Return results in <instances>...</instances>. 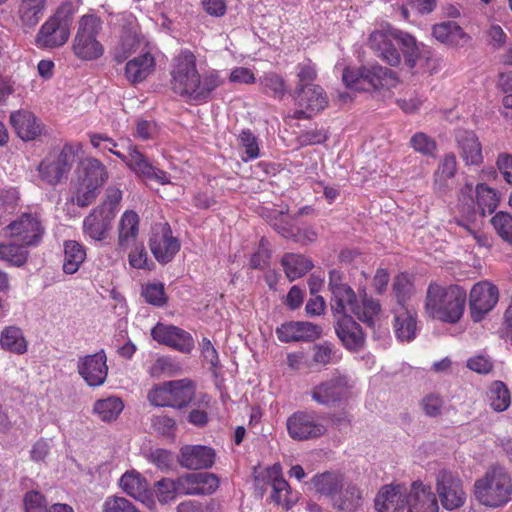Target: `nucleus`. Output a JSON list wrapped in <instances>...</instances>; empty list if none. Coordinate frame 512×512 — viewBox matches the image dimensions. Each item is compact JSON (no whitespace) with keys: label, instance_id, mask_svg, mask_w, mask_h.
Here are the masks:
<instances>
[{"label":"nucleus","instance_id":"nucleus-51","mask_svg":"<svg viewBox=\"0 0 512 512\" xmlns=\"http://www.w3.org/2000/svg\"><path fill=\"white\" fill-rule=\"evenodd\" d=\"M392 291L396 297L397 306L406 305V301L414 293V285L410 276L406 273H400L395 276Z\"/></svg>","mask_w":512,"mask_h":512},{"label":"nucleus","instance_id":"nucleus-61","mask_svg":"<svg viewBox=\"0 0 512 512\" xmlns=\"http://www.w3.org/2000/svg\"><path fill=\"white\" fill-rule=\"evenodd\" d=\"M146 458L162 471H168L173 466L172 453L165 449L152 450L147 454Z\"/></svg>","mask_w":512,"mask_h":512},{"label":"nucleus","instance_id":"nucleus-62","mask_svg":"<svg viewBox=\"0 0 512 512\" xmlns=\"http://www.w3.org/2000/svg\"><path fill=\"white\" fill-rule=\"evenodd\" d=\"M411 145L415 151L425 155V156H434L436 151V143L433 139L428 137L424 133H416L411 138Z\"/></svg>","mask_w":512,"mask_h":512},{"label":"nucleus","instance_id":"nucleus-46","mask_svg":"<svg viewBox=\"0 0 512 512\" xmlns=\"http://www.w3.org/2000/svg\"><path fill=\"white\" fill-rule=\"evenodd\" d=\"M124 408L123 401L116 396L97 400L93 411L104 422H111L118 418Z\"/></svg>","mask_w":512,"mask_h":512},{"label":"nucleus","instance_id":"nucleus-33","mask_svg":"<svg viewBox=\"0 0 512 512\" xmlns=\"http://www.w3.org/2000/svg\"><path fill=\"white\" fill-rule=\"evenodd\" d=\"M293 97L296 105L307 109L311 113L319 112L328 105L327 95L319 85H312L307 88L295 87Z\"/></svg>","mask_w":512,"mask_h":512},{"label":"nucleus","instance_id":"nucleus-54","mask_svg":"<svg viewBox=\"0 0 512 512\" xmlns=\"http://www.w3.org/2000/svg\"><path fill=\"white\" fill-rule=\"evenodd\" d=\"M296 70L298 78L296 87L307 88L314 85L313 81L317 78V68L311 60L299 63Z\"/></svg>","mask_w":512,"mask_h":512},{"label":"nucleus","instance_id":"nucleus-57","mask_svg":"<svg viewBox=\"0 0 512 512\" xmlns=\"http://www.w3.org/2000/svg\"><path fill=\"white\" fill-rule=\"evenodd\" d=\"M142 297L149 304L162 306L166 302L164 285L162 283H149L142 287Z\"/></svg>","mask_w":512,"mask_h":512},{"label":"nucleus","instance_id":"nucleus-37","mask_svg":"<svg viewBox=\"0 0 512 512\" xmlns=\"http://www.w3.org/2000/svg\"><path fill=\"white\" fill-rule=\"evenodd\" d=\"M120 488L131 497L143 503L150 501L147 481L135 470L122 475L119 481Z\"/></svg>","mask_w":512,"mask_h":512},{"label":"nucleus","instance_id":"nucleus-29","mask_svg":"<svg viewBox=\"0 0 512 512\" xmlns=\"http://www.w3.org/2000/svg\"><path fill=\"white\" fill-rule=\"evenodd\" d=\"M113 219L111 213L96 207L83 220V234L95 242H101L107 238Z\"/></svg>","mask_w":512,"mask_h":512},{"label":"nucleus","instance_id":"nucleus-38","mask_svg":"<svg viewBox=\"0 0 512 512\" xmlns=\"http://www.w3.org/2000/svg\"><path fill=\"white\" fill-rule=\"evenodd\" d=\"M312 484L316 491L327 497L333 503L335 496L344 487V477L337 472H324L312 478Z\"/></svg>","mask_w":512,"mask_h":512},{"label":"nucleus","instance_id":"nucleus-6","mask_svg":"<svg viewBox=\"0 0 512 512\" xmlns=\"http://www.w3.org/2000/svg\"><path fill=\"white\" fill-rule=\"evenodd\" d=\"M474 494L476 499L485 506H502L511 499V478L503 467H492L483 477L475 481Z\"/></svg>","mask_w":512,"mask_h":512},{"label":"nucleus","instance_id":"nucleus-2","mask_svg":"<svg viewBox=\"0 0 512 512\" xmlns=\"http://www.w3.org/2000/svg\"><path fill=\"white\" fill-rule=\"evenodd\" d=\"M395 44L400 47L405 64L410 69L418 66L425 69L428 66L431 59L430 50L407 32L385 25L374 30L368 39V45L377 57L390 66H398L401 63V54Z\"/></svg>","mask_w":512,"mask_h":512},{"label":"nucleus","instance_id":"nucleus-58","mask_svg":"<svg viewBox=\"0 0 512 512\" xmlns=\"http://www.w3.org/2000/svg\"><path fill=\"white\" fill-rule=\"evenodd\" d=\"M25 512H48V503L39 491H28L23 499Z\"/></svg>","mask_w":512,"mask_h":512},{"label":"nucleus","instance_id":"nucleus-52","mask_svg":"<svg viewBox=\"0 0 512 512\" xmlns=\"http://www.w3.org/2000/svg\"><path fill=\"white\" fill-rule=\"evenodd\" d=\"M102 512H141L130 500L121 496H108L102 505Z\"/></svg>","mask_w":512,"mask_h":512},{"label":"nucleus","instance_id":"nucleus-17","mask_svg":"<svg viewBox=\"0 0 512 512\" xmlns=\"http://www.w3.org/2000/svg\"><path fill=\"white\" fill-rule=\"evenodd\" d=\"M498 300L499 291L494 284L487 280L474 284L469 295L470 314L473 321H481L496 306Z\"/></svg>","mask_w":512,"mask_h":512},{"label":"nucleus","instance_id":"nucleus-26","mask_svg":"<svg viewBox=\"0 0 512 512\" xmlns=\"http://www.w3.org/2000/svg\"><path fill=\"white\" fill-rule=\"evenodd\" d=\"M156 59L150 49H142L141 54L129 60L125 65V77L131 84L145 81L153 74Z\"/></svg>","mask_w":512,"mask_h":512},{"label":"nucleus","instance_id":"nucleus-41","mask_svg":"<svg viewBox=\"0 0 512 512\" xmlns=\"http://www.w3.org/2000/svg\"><path fill=\"white\" fill-rule=\"evenodd\" d=\"M362 491L352 482H345L332 503L333 507L341 511H354L361 505Z\"/></svg>","mask_w":512,"mask_h":512},{"label":"nucleus","instance_id":"nucleus-22","mask_svg":"<svg viewBox=\"0 0 512 512\" xmlns=\"http://www.w3.org/2000/svg\"><path fill=\"white\" fill-rule=\"evenodd\" d=\"M183 495H211L219 487V478L209 472L189 473L180 476Z\"/></svg>","mask_w":512,"mask_h":512},{"label":"nucleus","instance_id":"nucleus-31","mask_svg":"<svg viewBox=\"0 0 512 512\" xmlns=\"http://www.w3.org/2000/svg\"><path fill=\"white\" fill-rule=\"evenodd\" d=\"M10 124L18 137L24 141L34 140L42 133V124L32 112L27 110L12 112L10 115Z\"/></svg>","mask_w":512,"mask_h":512},{"label":"nucleus","instance_id":"nucleus-40","mask_svg":"<svg viewBox=\"0 0 512 512\" xmlns=\"http://www.w3.org/2000/svg\"><path fill=\"white\" fill-rule=\"evenodd\" d=\"M432 34L438 41L455 46L463 45L469 40V36L454 21H446L434 25Z\"/></svg>","mask_w":512,"mask_h":512},{"label":"nucleus","instance_id":"nucleus-30","mask_svg":"<svg viewBox=\"0 0 512 512\" xmlns=\"http://www.w3.org/2000/svg\"><path fill=\"white\" fill-rule=\"evenodd\" d=\"M408 512H438V502L429 486L414 482L407 497Z\"/></svg>","mask_w":512,"mask_h":512},{"label":"nucleus","instance_id":"nucleus-21","mask_svg":"<svg viewBox=\"0 0 512 512\" xmlns=\"http://www.w3.org/2000/svg\"><path fill=\"white\" fill-rule=\"evenodd\" d=\"M214 461V450L204 445H185L178 456L179 464L189 470L210 468Z\"/></svg>","mask_w":512,"mask_h":512},{"label":"nucleus","instance_id":"nucleus-60","mask_svg":"<svg viewBox=\"0 0 512 512\" xmlns=\"http://www.w3.org/2000/svg\"><path fill=\"white\" fill-rule=\"evenodd\" d=\"M122 199V191L117 187H109L106 191V198L102 204L97 206L100 210L111 213L115 217Z\"/></svg>","mask_w":512,"mask_h":512},{"label":"nucleus","instance_id":"nucleus-8","mask_svg":"<svg viewBox=\"0 0 512 512\" xmlns=\"http://www.w3.org/2000/svg\"><path fill=\"white\" fill-rule=\"evenodd\" d=\"M72 7L61 5L40 26L35 45L40 49H55L64 46L69 40L72 24Z\"/></svg>","mask_w":512,"mask_h":512},{"label":"nucleus","instance_id":"nucleus-11","mask_svg":"<svg viewBox=\"0 0 512 512\" xmlns=\"http://www.w3.org/2000/svg\"><path fill=\"white\" fill-rule=\"evenodd\" d=\"M288 435L296 441L317 439L322 437L327 428L321 417L315 412L296 411L286 421Z\"/></svg>","mask_w":512,"mask_h":512},{"label":"nucleus","instance_id":"nucleus-24","mask_svg":"<svg viewBox=\"0 0 512 512\" xmlns=\"http://www.w3.org/2000/svg\"><path fill=\"white\" fill-rule=\"evenodd\" d=\"M408 492L405 486L386 485L375 498L377 512H402L407 506Z\"/></svg>","mask_w":512,"mask_h":512},{"label":"nucleus","instance_id":"nucleus-9","mask_svg":"<svg viewBox=\"0 0 512 512\" xmlns=\"http://www.w3.org/2000/svg\"><path fill=\"white\" fill-rule=\"evenodd\" d=\"M194 397V387L187 379L173 380L153 386L148 392L149 402L157 407L183 408Z\"/></svg>","mask_w":512,"mask_h":512},{"label":"nucleus","instance_id":"nucleus-12","mask_svg":"<svg viewBox=\"0 0 512 512\" xmlns=\"http://www.w3.org/2000/svg\"><path fill=\"white\" fill-rule=\"evenodd\" d=\"M115 155L120 158L137 177L160 185L171 183L169 174L153 165L136 146L129 145L127 154L115 152Z\"/></svg>","mask_w":512,"mask_h":512},{"label":"nucleus","instance_id":"nucleus-39","mask_svg":"<svg viewBox=\"0 0 512 512\" xmlns=\"http://www.w3.org/2000/svg\"><path fill=\"white\" fill-rule=\"evenodd\" d=\"M142 45L145 46L143 49H150L135 29L123 30L114 50L115 59L118 62L126 60L132 53L142 50Z\"/></svg>","mask_w":512,"mask_h":512},{"label":"nucleus","instance_id":"nucleus-3","mask_svg":"<svg viewBox=\"0 0 512 512\" xmlns=\"http://www.w3.org/2000/svg\"><path fill=\"white\" fill-rule=\"evenodd\" d=\"M328 287L331 292L330 305L335 315L341 317L351 313L368 326H374L381 311L378 300L368 296L365 289L359 292L358 299L354 290L343 282L342 273L338 270L329 272Z\"/></svg>","mask_w":512,"mask_h":512},{"label":"nucleus","instance_id":"nucleus-16","mask_svg":"<svg viewBox=\"0 0 512 512\" xmlns=\"http://www.w3.org/2000/svg\"><path fill=\"white\" fill-rule=\"evenodd\" d=\"M6 230L10 238L25 247L37 245L44 232L38 217L31 213L21 214L6 227Z\"/></svg>","mask_w":512,"mask_h":512},{"label":"nucleus","instance_id":"nucleus-63","mask_svg":"<svg viewBox=\"0 0 512 512\" xmlns=\"http://www.w3.org/2000/svg\"><path fill=\"white\" fill-rule=\"evenodd\" d=\"M174 371L175 365L168 357H158L148 368V373L153 378H159L163 375L171 376Z\"/></svg>","mask_w":512,"mask_h":512},{"label":"nucleus","instance_id":"nucleus-48","mask_svg":"<svg viewBox=\"0 0 512 512\" xmlns=\"http://www.w3.org/2000/svg\"><path fill=\"white\" fill-rule=\"evenodd\" d=\"M28 259L26 247L21 243H2L0 242V260L10 265L21 267Z\"/></svg>","mask_w":512,"mask_h":512},{"label":"nucleus","instance_id":"nucleus-27","mask_svg":"<svg viewBox=\"0 0 512 512\" xmlns=\"http://www.w3.org/2000/svg\"><path fill=\"white\" fill-rule=\"evenodd\" d=\"M48 0H19L16 9L18 24L25 31L33 30L43 19Z\"/></svg>","mask_w":512,"mask_h":512},{"label":"nucleus","instance_id":"nucleus-55","mask_svg":"<svg viewBox=\"0 0 512 512\" xmlns=\"http://www.w3.org/2000/svg\"><path fill=\"white\" fill-rule=\"evenodd\" d=\"M239 142L241 147L244 149L246 157H242L243 161L256 159L260 155V149L257 138L250 130H243L239 134Z\"/></svg>","mask_w":512,"mask_h":512},{"label":"nucleus","instance_id":"nucleus-15","mask_svg":"<svg viewBox=\"0 0 512 512\" xmlns=\"http://www.w3.org/2000/svg\"><path fill=\"white\" fill-rule=\"evenodd\" d=\"M354 385L351 377L338 375L313 387L310 395L317 404L328 406L346 397Z\"/></svg>","mask_w":512,"mask_h":512},{"label":"nucleus","instance_id":"nucleus-5","mask_svg":"<svg viewBox=\"0 0 512 512\" xmlns=\"http://www.w3.org/2000/svg\"><path fill=\"white\" fill-rule=\"evenodd\" d=\"M109 174L105 165L96 158L84 159L71 181L67 203L78 207H87L99 195L101 187L107 182Z\"/></svg>","mask_w":512,"mask_h":512},{"label":"nucleus","instance_id":"nucleus-13","mask_svg":"<svg viewBox=\"0 0 512 512\" xmlns=\"http://www.w3.org/2000/svg\"><path fill=\"white\" fill-rule=\"evenodd\" d=\"M148 244L151 253L160 264L169 263L180 250V242L173 236L171 227L166 222L152 226Z\"/></svg>","mask_w":512,"mask_h":512},{"label":"nucleus","instance_id":"nucleus-4","mask_svg":"<svg viewBox=\"0 0 512 512\" xmlns=\"http://www.w3.org/2000/svg\"><path fill=\"white\" fill-rule=\"evenodd\" d=\"M466 299L465 289L458 285L431 283L427 289L425 311L434 319L454 324L463 316Z\"/></svg>","mask_w":512,"mask_h":512},{"label":"nucleus","instance_id":"nucleus-49","mask_svg":"<svg viewBox=\"0 0 512 512\" xmlns=\"http://www.w3.org/2000/svg\"><path fill=\"white\" fill-rule=\"evenodd\" d=\"M155 491L158 500L161 503H168L176 498L177 495H183L180 486V477L176 479L163 478L155 483Z\"/></svg>","mask_w":512,"mask_h":512},{"label":"nucleus","instance_id":"nucleus-50","mask_svg":"<svg viewBox=\"0 0 512 512\" xmlns=\"http://www.w3.org/2000/svg\"><path fill=\"white\" fill-rule=\"evenodd\" d=\"M128 250V262L132 268L149 271L153 269L154 263L149 258L143 242H135V244L130 246Z\"/></svg>","mask_w":512,"mask_h":512},{"label":"nucleus","instance_id":"nucleus-43","mask_svg":"<svg viewBox=\"0 0 512 512\" xmlns=\"http://www.w3.org/2000/svg\"><path fill=\"white\" fill-rule=\"evenodd\" d=\"M287 278L294 281L304 276L312 267L311 260L300 254L287 253L281 259Z\"/></svg>","mask_w":512,"mask_h":512},{"label":"nucleus","instance_id":"nucleus-34","mask_svg":"<svg viewBox=\"0 0 512 512\" xmlns=\"http://www.w3.org/2000/svg\"><path fill=\"white\" fill-rule=\"evenodd\" d=\"M457 172V160L454 154H446L439 162L433 176V188L438 193H446L452 188Z\"/></svg>","mask_w":512,"mask_h":512},{"label":"nucleus","instance_id":"nucleus-7","mask_svg":"<svg viewBox=\"0 0 512 512\" xmlns=\"http://www.w3.org/2000/svg\"><path fill=\"white\" fill-rule=\"evenodd\" d=\"M102 21L94 14L80 17L72 40V52L77 59L93 61L104 54V46L100 41Z\"/></svg>","mask_w":512,"mask_h":512},{"label":"nucleus","instance_id":"nucleus-18","mask_svg":"<svg viewBox=\"0 0 512 512\" xmlns=\"http://www.w3.org/2000/svg\"><path fill=\"white\" fill-rule=\"evenodd\" d=\"M436 491L443 507L447 510L459 508L466 499L462 481L447 470L438 472L436 476Z\"/></svg>","mask_w":512,"mask_h":512},{"label":"nucleus","instance_id":"nucleus-64","mask_svg":"<svg viewBox=\"0 0 512 512\" xmlns=\"http://www.w3.org/2000/svg\"><path fill=\"white\" fill-rule=\"evenodd\" d=\"M151 426L157 433L170 436L173 435L176 429V422L173 418L164 414L154 415L151 418Z\"/></svg>","mask_w":512,"mask_h":512},{"label":"nucleus","instance_id":"nucleus-42","mask_svg":"<svg viewBox=\"0 0 512 512\" xmlns=\"http://www.w3.org/2000/svg\"><path fill=\"white\" fill-rule=\"evenodd\" d=\"M86 259L84 246L74 240L64 242L63 271L66 274L76 273Z\"/></svg>","mask_w":512,"mask_h":512},{"label":"nucleus","instance_id":"nucleus-35","mask_svg":"<svg viewBox=\"0 0 512 512\" xmlns=\"http://www.w3.org/2000/svg\"><path fill=\"white\" fill-rule=\"evenodd\" d=\"M457 141L461 149V156L466 165H479L482 163L481 144L474 132L466 130L459 131Z\"/></svg>","mask_w":512,"mask_h":512},{"label":"nucleus","instance_id":"nucleus-23","mask_svg":"<svg viewBox=\"0 0 512 512\" xmlns=\"http://www.w3.org/2000/svg\"><path fill=\"white\" fill-rule=\"evenodd\" d=\"M117 250L127 251L130 246L138 242L140 235V217L133 210H126L119 218L116 228Z\"/></svg>","mask_w":512,"mask_h":512},{"label":"nucleus","instance_id":"nucleus-10","mask_svg":"<svg viewBox=\"0 0 512 512\" xmlns=\"http://www.w3.org/2000/svg\"><path fill=\"white\" fill-rule=\"evenodd\" d=\"M75 150L70 144L58 151L47 155L39 164L38 171L41 179L49 185H57L65 178L74 162Z\"/></svg>","mask_w":512,"mask_h":512},{"label":"nucleus","instance_id":"nucleus-45","mask_svg":"<svg viewBox=\"0 0 512 512\" xmlns=\"http://www.w3.org/2000/svg\"><path fill=\"white\" fill-rule=\"evenodd\" d=\"M0 345L3 349L15 354H24L27 351V341L20 328L8 326L0 335Z\"/></svg>","mask_w":512,"mask_h":512},{"label":"nucleus","instance_id":"nucleus-32","mask_svg":"<svg viewBox=\"0 0 512 512\" xmlns=\"http://www.w3.org/2000/svg\"><path fill=\"white\" fill-rule=\"evenodd\" d=\"M394 313V332L401 342H409L416 337V312L407 305L396 306Z\"/></svg>","mask_w":512,"mask_h":512},{"label":"nucleus","instance_id":"nucleus-1","mask_svg":"<svg viewBox=\"0 0 512 512\" xmlns=\"http://www.w3.org/2000/svg\"><path fill=\"white\" fill-rule=\"evenodd\" d=\"M224 84L219 71L200 74L197 58L188 49L181 50L171 61L170 86L174 93L194 102H207L214 90Z\"/></svg>","mask_w":512,"mask_h":512},{"label":"nucleus","instance_id":"nucleus-20","mask_svg":"<svg viewBox=\"0 0 512 512\" xmlns=\"http://www.w3.org/2000/svg\"><path fill=\"white\" fill-rule=\"evenodd\" d=\"M151 336L158 343L181 352H190L194 345L188 332L173 325L158 323L152 328Z\"/></svg>","mask_w":512,"mask_h":512},{"label":"nucleus","instance_id":"nucleus-25","mask_svg":"<svg viewBox=\"0 0 512 512\" xmlns=\"http://www.w3.org/2000/svg\"><path fill=\"white\" fill-rule=\"evenodd\" d=\"M276 334L281 342H308L320 337L321 328L310 322H287L276 329Z\"/></svg>","mask_w":512,"mask_h":512},{"label":"nucleus","instance_id":"nucleus-59","mask_svg":"<svg viewBox=\"0 0 512 512\" xmlns=\"http://www.w3.org/2000/svg\"><path fill=\"white\" fill-rule=\"evenodd\" d=\"M344 84L351 89L357 91H366L367 87L364 85L363 67L359 69L347 67L342 74Z\"/></svg>","mask_w":512,"mask_h":512},{"label":"nucleus","instance_id":"nucleus-28","mask_svg":"<svg viewBox=\"0 0 512 512\" xmlns=\"http://www.w3.org/2000/svg\"><path fill=\"white\" fill-rule=\"evenodd\" d=\"M335 331L343 345L350 351H359L365 343V336L360 325L351 315L338 318Z\"/></svg>","mask_w":512,"mask_h":512},{"label":"nucleus","instance_id":"nucleus-47","mask_svg":"<svg viewBox=\"0 0 512 512\" xmlns=\"http://www.w3.org/2000/svg\"><path fill=\"white\" fill-rule=\"evenodd\" d=\"M272 488L273 492L271 498L276 504L283 506L285 509H289L297 502V494L291 491L290 486L285 479L281 477L274 478L272 481Z\"/></svg>","mask_w":512,"mask_h":512},{"label":"nucleus","instance_id":"nucleus-36","mask_svg":"<svg viewBox=\"0 0 512 512\" xmlns=\"http://www.w3.org/2000/svg\"><path fill=\"white\" fill-rule=\"evenodd\" d=\"M364 85L367 90L390 87L397 82L396 74L379 64L363 66Z\"/></svg>","mask_w":512,"mask_h":512},{"label":"nucleus","instance_id":"nucleus-56","mask_svg":"<svg viewBox=\"0 0 512 512\" xmlns=\"http://www.w3.org/2000/svg\"><path fill=\"white\" fill-rule=\"evenodd\" d=\"M491 223L498 235L506 242L512 244V216L505 212L497 213Z\"/></svg>","mask_w":512,"mask_h":512},{"label":"nucleus","instance_id":"nucleus-44","mask_svg":"<svg viewBox=\"0 0 512 512\" xmlns=\"http://www.w3.org/2000/svg\"><path fill=\"white\" fill-rule=\"evenodd\" d=\"M486 400L495 412H503L511 404L510 392L502 381H494L488 387Z\"/></svg>","mask_w":512,"mask_h":512},{"label":"nucleus","instance_id":"nucleus-19","mask_svg":"<svg viewBox=\"0 0 512 512\" xmlns=\"http://www.w3.org/2000/svg\"><path fill=\"white\" fill-rule=\"evenodd\" d=\"M77 370L87 385L98 387L104 384L108 375L107 356L103 350L86 355L78 360Z\"/></svg>","mask_w":512,"mask_h":512},{"label":"nucleus","instance_id":"nucleus-14","mask_svg":"<svg viewBox=\"0 0 512 512\" xmlns=\"http://www.w3.org/2000/svg\"><path fill=\"white\" fill-rule=\"evenodd\" d=\"M476 200L473 198V185L465 184L460 192V202L463 204V212L479 211L482 216L493 213L499 202L496 191L485 184L476 186Z\"/></svg>","mask_w":512,"mask_h":512},{"label":"nucleus","instance_id":"nucleus-53","mask_svg":"<svg viewBox=\"0 0 512 512\" xmlns=\"http://www.w3.org/2000/svg\"><path fill=\"white\" fill-rule=\"evenodd\" d=\"M260 83L266 92L275 98H282L286 93V85L283 78L275 73H268L260 79Z\"/></svg>","mask_w":512,"mask_h":512}]
</instances>
